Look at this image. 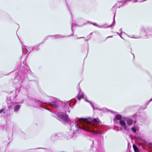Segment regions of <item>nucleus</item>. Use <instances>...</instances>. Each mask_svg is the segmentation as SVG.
Returning a JSON list of instances; mask_svg holds the SVG:
<instances>
[{
  "label": "nucleus",
  "instance_id": "cd10ccee",
  "mask_svg": "<svg viewBox=\"0 0 152 152\" xmlns=\"http://www.w3.org/2000/svg\"><path fill=\"white\" fill-rule=\"evenodd\" d=\"M152 101V99H151L150 100V101H149V102H148V103H147V104H146V105H148L149 104V103H150V102L151 101Z\"/></svg>",
  "mask_w": 152,
  "mask_h": 152
},
{
  "label": "nucleus",
  "instance_id": "c756f323",
  "mask_svg": "<svg viewBox=\"0 0 152 152\" xmlns=\"http://www.w3.org/2000/svg\"><path fill=\"white\" fill-rule=\"evenodd\" d=\"M73 23H72V26H71V28H72V31H73V30H72V27H73Z\"/></svg>",
  "mask_w": 152,
  "mask_h": 152
},
{
  "label": "nucleus",
  "instance_id": "9b49d317",
  "mask_svg": "<svg viewBox=\"0 0 152 152\" xmlns=\"http://www.w3.org/2000/svg\"><path fill=\"white\" fill-rule=\"evenodd\" d=\"M119 124L121 126L124 127V128L125 130H127V126L124 121L123 120H120V121H119Z\"/></svg>",
  "mask_w": 152,
  "mask_h": 152
},
{
  "label": "nucleus",
  "instance_id": "412c9836",
  "mask_svg": "<svg viewBox=\"0 0 152 152\" xmlns=\"http://www.w3.org/2000/svg\"><path fill=\"white\" fill-rule=\"evenodd\" d=\"M55 38L56 39L58 37L62 38V37H63V36L62 35H55Z\"/></svg>",
  "mask_w": 152,
  "mask_h": 152
},
{
  "label": "nucleus",
  "instance_id": "a19ab883",
  "mask_svg": "<svg viewBox=\"0 0 152 152\" xmlns=\"http://www.w3.org/2000/svg\"><path fill=\"white\" fill-rule=\"evenodd\" d=\"M122 30V28H121V29H120V31H121Z\"/></svg>",
  "mask_w": 152,
  "mask_h": 152
},
{
  "label": "nucleus",
  "instance_id": "f03ea898",
  "mask_svg": "<svg viewBox=\"0 0 152 152\" xmlns=\"http://www.w3.org/2000/svg\"><path fill=\"white\" fill-rule=\"evenodd\" d=\"M29 104L30 105L34 107L43 108L51 112L50 109L45 107V105L42 102L36 99H33L31 100L29 102Z\"/></svg>",
  "mask_w": 152,
  "mask_h": 152
},
{
  "label": "nucleus",
  "instance_id": "a18cd8bd",
  "mask_svg": "<svg viewBox=\"0 0 152 152\" xmlns=\"http://www.w3.org/2000/svg\"><path fill=\"white\" fill-rule=\"evenodd\" d=\"M134 57V55L133 54Z\"/></svg>",
  "mask_w": 152,
  "mask_h": 152
},
{
  "label": "nucleus",
  "instance_id": "39448f33",
  "mask_svg": "<svg viewBox=\"0 0 152 152\" xmlns=\"http://www.w3.org/2000/svg\"><path fill=\"white\" fill-rule=\"evenodd\" d=\"M50 99L49 101L50 102L48 103H45V104H48L52 107L55 108H58L59 106L58 102L56 100V99L53 97H49Z\"/></svg>",
  "mask_w": 152,
  "mask_h": 152
},
{
  "label": "nucleus",
  "instance_id": "ea45409f",
  "mask_svg": "<svg viewBox=\"0 0 152 152\" xmlns=\"http://www.w3.org/2000/svg\"><path fill=\"white\" fill-rule=\"evenodd\" d=\"M23 101H22V102H20V103H21V104H22L23 103Z\"/></svg>",
  "mask_w": 152,
  "mask_h": 152
},
{
  "label": "nucleus",
  "instance_id": "5701e85b",
  "mask_svg": "<svg viewBox=\"0 0 152 152\" xmlns=\"http://www.w3.org/2000/svg\"><path fill=\"white\" fill-rule=\"evenodd\" d=\"M138 138L139 140H141V141H142L143 142H145V140L142 139L141 137H138Z\"/></svg>",
  "mask_w": 152,
  "mask_h": 152
},
{
  "label": "nucleus",
  "instance_id": "dca6fc26",
  "mask_svg": "<svg viewBox=\"0 0 152 152\" xmlns=\"http://www.w3.org/2000/svg\"><path fill=\"white\" fill-rule=\"evenodd\" d=\"M84 95L83 94V93H82L80 95V96H78L77 97V99L78 100H80L81 98H84Z\"/></svg>",
  "mask_w": 152,
  "mask_h": 152
},
{
  "label": "nucleus",
  "instance_id": "6e6552de",
  "mask_svg": "<svg viewBox=\"0 0 152 152\" xmlns=\"http://www.w3.org/2000/svg\"><path fill=\"white\" fill-rule=\"evenodd\" d=\"M63 134L61 132H58L53 134L51 137V139L53 141L57 139H61L63 136Z\"/></svg>",
  "mask_w": 152,
  "mask_h": 152
},
{
  "label": "nucleus",
  "instance_id": "f257e3e1",
  "mask_svg": "<svg viewBox=\"0 0 152 152\" xmlns=\"http://www.w3.org/2000/svg\"><path fill=\"white\" fill-rule=\"evenodd\" d=\"M70 104V100L65 102L63 104L65 112H60L57 114L58 120L64 124L69 123L71 127V131L72 130L73 133H68L67 134L68 138H71L73 135L76 134V136L77 134L84 131L95 134H102L104 133L102 127L100 126V122L98 118H77L72 121L66 114L67 112L69 113L70 108H72Z\"/></svg>",
  "mask_w": 152,
  "mask_h": 152
},
{
  "label": "nucleus",
  "instance_id": "0eeeda50",
  "mask_svg": "<svg viewBox=\"0 0 152 152\" xmlns=\"http://www.w3.org/2000/svg\"><path fill=\"white\" fill-rule=\"evenodd\" d=\"M16 127V125L15 123L11 122H8L7 124L6 130L7 132L12 131L13 129H15Z\"/></svg>",
  "mask_w": 152,
  "mask_h": 152
},
{
  "label": "nucleus",
  "instance_id": "b1692460",
  "mask_svg": "<svg viewBox=\"0 0 152 152\" xmlns=\"http://www.w3.org/2000/svg\"><path fill=\"white\" fill-rule=\"evenodd\" d=\"M92 23L94 25V26H99L96 23Z\"/></svg>",
  "mask_w": 152,
  "mask_h": 152
},
{
  "label": "nucleus",
  "instance_id": "79ce46f5",
  "mask_svg": "<svg viewBox=\"0 0 152 152\" xmlns=\"http://www.w3.org/2000/svg\"><path fill=\"white\" fill-rule=\"evenodd\" d=\"M22 52L23 53V48H22Z\"/></svg>",
  "mask_w": 152,
  "mask_h": 152
},
{
  "label": "nucleus",
  "instance_id": "2eb2a0df",
  "mask_svg": "<svg viewBox=\"0 0 152 152\" xmlns=\"http://www.w3.org/2000/svg\"><path fill=\"white\" fill-rule=\"evenodd\" d=\"M133 147L134 151V152H142V151L140 149H138L137 148H135L133 145Z\"/></svg>",
  "mask_w": 152,
  "mask_h": 152
},
{
  "label": "nucleus",
  "instance_id": "f704fd0d",
  "mask_svg": "<svg viewBox=\"0 0 152 152\" xmlns=\"http://www.w3.org/2000/svg\"><path fill=\"white\" fill-rule=\"evenodd\" d=\"M116 33H117V34H118V35L120 36V37H121V36L120 35V34H119L118 32H117Z\"/></svg>",
  "mask_w": 152,
  "mask_h": 152
},
{
  "label": "nucleus",
  "instance_id": "4468645a",
  "mask_svg": "<svg viewBox=\"0 0 152 152\" xmlns=\"http://www.w3.org/2000/svg\"><path fill=\"white\" fill-rule=\"evenodd\" d=\"M26 49L27 51H29L30 52L36 49L35 46L33 47H30L29 48H26Z\"/></svg>",
  "mask_w": 152,
  "mask_h": 152
},
{
  "label": "nucleus",
  "instance_id": "20e7f679",
  "mask_svg": "<svg viewBox=\"0 0 152 152\" xmlns=\"http://www.w3.org/2000/svg\"><path fill=\"white\" fill-rule=\"evenodd\" d=\"M8 99V98H7V102L9 108L10 109H14V111L15 112H18L21 107V105L18 103L11 102V101H9Z\"/></svg>",
  "mask_w": 152,
  "mask_h": 152
},
{
  "label": "nucleus",
  "instance_id": "72a5a7b5",
  "mask_svg": "<svg viewBox=\"0 0 152 152\" xmlns=\"http://www.w3.org/2000/svg\"><path fill=\"white\" fill-rule=\"evenodd\" d=\"M112 37V36H109V37H107V38H110V37Z\"/></svg>",
  "mask_w": 152,
  "mask_h": 152
},
{
  "label": "nucleus",
  "instance_id": "aec40b11",
  "mask_svg": "<svg viewBox=\"0 0 152 152\" xmlns=\"http://www.w3.org/2000/svg\"><path fill=\"white\" fill-rule=\"evenodd\" d=\"M105 110H106L107 111V112H110L111 113H114V114H115V113H116V112H114V111H112V110H108V109H107L106 108H105Z\"/></svg>",
  "mask_w": 152,
  "mask_h": 152
},
{
  "label": "nucleus",
  "instance_id": "49530a36",
  "mask_svg": "<svg viewBox=\"0 0 152 152\" xmlns=\"http://www.w3.org/2000/svg\"><path fill=\"white\" fill-rule=\"evenodd\" d=\"M20 86H21V85H20Z\"/></svg>",
  "mask_w": 152,
  "mask_h": 152
},
{
  "label": "nucleus",
  "instance_id": "bb28decb",
  "mask_svg": "<svg viewBox=\"0 0 152 152\" xmlns=\"http://www.w3.org/2000/svg\"><path fill=\"white\" fill-rule=\"evenodd\" d=\"M36 49L37 50H38L39 48V47L38 45L35 46Z\"/></svg>",
  "mask_w": 152,
  "mask_h": 152
},
{
  "label": "nucleus",
  "instance_id": "e433bc0d",
  "mask_svg": "<svg viewBox=\"0 0 152 152\" xmlns=\"http://www.w3.org/2000/svg\"><path fill=\"white\" fill-rule=\"evenodd\" d=\"M103 26H98V27H100V28H101V27H102Z\"/></svg>",
  "mask_w": 152,
  "mask_h": 152
},
{
  "label": "nucleus",
  "instance_id": "f3484780",
  "mask_svg": "<svg viewBox=\"0 0 152 152\" xmlns=\"http://www.w3.org/2000/svg\"><path fill=\"white\" fill-rule=\"evenodd\" d=\"M146 144L148 147L152 150V143L148 142L146 143Z\"/></svg>",
  "mask_w": 152,
  "mask_h": 152
},
{
  "label": "nucleus",
  "instance_id": "423d86ee",
  "mask_svg": "<svg viewBox=\"0 0 152 152\" xmlns=\"http://www.w3.org/2000/svg\"><path fill=\"white\" fill-rule=\"evenodd\" d=\"M28 71V70L27 69H26L24 71H23V72L22 71V74H20V71L19 70V71L18 72V75L20 76V77H17L15 78L14 79V82L16 83H18L19 84H20L22 82V80L21 79V77H23V75L25 74V73Z\"/></svg>",
  "mask_w": 152,
  "mask_h": 152
},
{
  "label": "nucleus",
  "instance_id": "a211bd4d",
  "mask_svg": "<svg viewBox=\"0 0 152 152\" xmlns=\"http://www.w3.org/2000/svg\"><path fill=\"white\" fill-rule=\"evenodd\" d=\"M85 101L90 103V104H91V107L93 108V109H94L93 105L91 102H90V101H89V100H87L86 98L85 99Z\"/></svg>",
  "mask_w": 152,
  "mask_h": 152
},
{
  "label": "nucleus",
  "instance_id": "9d476101",
  "mask_svg": "<svg viewBox=\"0 0 152 152\" xmlns=\"http://www.w3.org/2000/svg\"><path fill=\"white\" fill-rule=\"evenodd\" d=\"M2 113L1 117L2 118H5L7 115L8 113L6 110L2 109L0 110V114Z\"/></svg>",
  "mask_w": 152,
  "mask_h": 152
},
{
  "label": "nucleus",
  "instance_id": "4c0bfd02",
  "mask_svg": "<svg viewBox=\"0 0 152 152\" xmlns=\"http://www.w3.org/2000/svg\"><path fill=\"white\" fill-rule=\"evenodd\" d=\"M89 39H86L85 40V41H88V40H89Z\"/></svg>",
  "mask_w": 152,
  "mask_h": 152
},
{
  "label": "nucleus",
  "instance_id": "7ed1b4c3",
  "mask_svg": "<svg viewBox=\"0 0 152 152\" xmlns=\"http://www.w3.org/2000/svg\"><path fill=\"white\" fill-rule=\"evenodd\" d=\"M140 34L142 36H146L148 38L152 36V28L142 27L140 29Z\"/></svg>",
  "mask_w": 152,
  "mask_h": 152
},
{
  "label": "nucleus",
  "instance_id": "393cba45",
  "mask_svg": "<svg viewBox=\"0 0 152 152\" xmlns=\"http://www.w3.org/2000/svg\"><path fill=\"white\" fill-rule=\"evenodd\" d=\"M92 34V33H91L90 34V35H88V36H87V37H89V39H91V37L90 35H91V34Z\"/></svg>",
  "mask_w": 152,
  "mask_h": 152
},
{
  "label": "nucleus",
  "instance_id": "4be33fe9",
  "mask_svg": "<svg viewBox=\"0 0 152 152\" xmlns=\"http://www.w3.org/2000/svg\"><path fill=\"white\" fill-rule=\"evenodd\" d=\"M5 126V125H1L0 126V129L1 130H3L4 129V127Z\"/></svg>",
  "mask_w": 152,
  "mask_h": 152
},
{
  "label": "nucleus",
  "instance_id": "ddd939ff",
  "mask_svg": "<svg viewBox=\"0 0 152 152\" xmlns=\"http://www.w3.org/2000/svg\"><path fill=\"white\" fill-rule=\"evenodd\" d=\"M126 121L127 124L129 126L132 125L133 122V120L131 118H128L126 119Z\"/></svg>",
  "mask_w": 152,
  "mask_h": 152
},
{
  "label": "nucleus",
  "instance_id": "58836bf2",
  "mask_svg": "<svg viewBox=\"0 0 152 152\" xmlns=\"http://www.w3.org/2000/svg\"><path fill=\"white\" fill-rule=\"evenodd\" d=\"M134 36H133L132 37H131V38H133V37H134Z\"/></svg>",
  "mask_w": 152,
  "mask_h": 152
},
{
  "label": "nucleus",
  "instance_id": "6ab92c4d",
  "mask_svg": "<svg viewBox=\"0 0 152 152\" xmlns=\"http://www.w3.org/2000/svg\"><path fill=\"white\" fill-rule=\"evenodd\" d=\"M131 129H132V131L133 132L135 133L136 132L137 130H136V128L135 127H132L131 128Z\"/></svg>",
  "mask_w": 152,
  "mask_h": 152
},
{
  "label": "nucleus",
  "instance_id": "473e14b6",
  "mask_svg": "<svg viewBox=\"0 0 152 152\" xmlns=\"http://www.w3.org/2000/svg\"><path fill=\"white\" fill-rule=\"evenodd\" d=\"M130 137H131V138L132 139V135H130Z\"/></svg>",
  "mask_w": 152,
  "mask_h": 152
},
{
  "label": "nucleus",
  "instance_id": "c9c22d12",
  "mask_svg": "<svg viewBox=\"0 0 152 152\" xmlns=\"http://www.w3.org/2000/svg\"><path fill=\"white\" fill-rule=\"evenodd\" d=\"M140 38V37H136L135 38H137V39H138V38Z\"/></svg>",
  "mask_w": 152,
  "mask_h": 152
},
{
  "label": "nucleus",
  "instance_id": "7c9ffc66",
  "mask_svg": "<svg viewBox=\"0 0 152 152\" xmlns=\"http://www.w3.org/2000/svg\"><path fill=\"white\" fill-rule=\"evenodd\" d=\"M137 144L139 145H142V144L141 143H137Z\"/></svg>",
  "mask_w": 152,
  "mask_h": 152
},
{
  "label": "nucleus",
  "instance_id": "a878e982",
  "mask_svg": "<svg viewBox=\"0 0 152 152\" xmlns=\"http://www.w3.org/2000/svg\"><path fill=\"white\" fill-rule=\"evenodd\" d=\"M50 37V36H48L47 37H45V38H44V40H46L47 39H48V38L49 37Z\"/></svg>",
  "mask_w": 152,
  "mask_h": 152
},
{
  "label": "nucleus",
  "instance_id": "1a4fd4ad",
  "mask_svg": "<svg viewBox=\"0 0 152 152\" xmlns=\"http://www.w3.org/2000/svg\"><path fill=\"white\" fill-rule=\"evenodd\" d=\"M112 10L113 11V12L114 13V17H113V23L112 24H111L110 25L108 26H107V27H109V28L110 27H112V26L115 25L114 24H115V13H116V8H115V5L113 7L112 9Z\"/></svg>",
  "mask_w": 152,
  "mask_h": 152
},
{
  "label": "nucleus",
  "instance_id": "2f4dec72",
  "mask_svg": "<svg viewBox=\"0 0 152 152\" xmlns=\"http://www.w3.org/2000/svg\"><path fill=\"white\" fill-rule=\"evenodd\" d=\"M84 38V37H79V38H77V39H80V38Z\"/></svg>",
  "mask_w": 152,
  "mask_h": 152
},
{
  "label": "nucleus",
  "instance_id": "37998d69",
  "mask_svg": "<svg viewBox=\"0 0 152 152\" xmlns=\"http://www.w3.org/2000/svg\"><path fill=\"white\" fill-rule=\"evenodd\" d=\"M120 7H121V6H119L118 7V8H120Z\"/></svg>",
  "mask_w": 152,
  "mask_h": 152
},
{
  "label": "nucleus",
  "instance_id": "c03bdc74",
  "mask_svg": "<svg viewBox=\"0 0 152 152\" xmlns=\"http://www.w3.org/2000/svg\"><path fill=\"white\" fill-rule=\"evenodd\" d=\"M146 107H147V106H146V107H145V108H146Z\"/></svg>",
  "mask_w": 152,
  "mask_h": 152
},
{
  "label": "nucleus",
  "instance_id": "c85d7f7f",
  "mask_svg": "<svg viewBox=\"0 0 152 152\" xmlns=\"http://www.w3.org/2000/svg\"><path fill=\"white\" fill-rule=\"evenodd\" d=\"M94 144V141H92V144L91 145V147L93 146Z\"/></svg>",
  "mask_w": 152,
  "mask_h": 152
},
{
  "label": "nucleus",
  "instance_id": "f8f14e48",
  "mask_svg": "<svg viewBox=\"0 0 152 152\" xmlns=\"http://www.w3.org/2000/svg\"><path fill=\"white\" fill-rule=\"evenodd\" d=\"M122 118V116L119 114L116 115L115 118L113 119V121L114 122L116 123V122L118 120H121V119Z\"/></svg>",
  "mask_w": 152,
  "mask_h": 152
}]
</instances>
